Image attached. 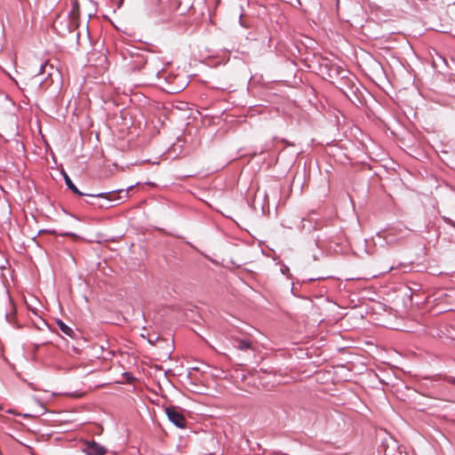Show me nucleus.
<instances>
[{
  "mask_svg": "<svg viewBox=\"0 0 455 455\" xmlns=\"http://www.w3.org/2000/svg\"><path fill=\"white\" fill-rule=\"evenodd\" d=\"M129 55L131 58V68L137 71L140 70L145 65H148L147 70L148 74H155L157 78H162L164 68L157 55L137 48L129 51Z\"/></svg>",
  "mask_w": 455,
  "mask_h": 455,
  "instance_id": "1",
  "label": "nucleus"
},
{
  "mask_svg": "<svg viewBox=\"0 0 455 455\" xmlns=\"http://www.w3.org/2000/svg\"><path fill=\"white\" fill-rule=\"evenodd\" d=\"M63 179L65 181V184L68 189H70L74 194L80 196H88V197H93V198H100L106 200L107 204H99L97 206L100 208H108L112 206V203H116L118 201H122L128 196V189H117L108 192H100L96 194H91V193H84L81 192L77 187L73 183L70 177L68 175L67 172H62Z\"/></svg>",
  "mask_w": 455,
  "mask_h": 455,
  "instance_id": "2",
  "label": "nucleus"
},
{
  "mask_svg": "<svg viewBox=\"0 0 455 455\" xmlns=\"http://www.w3.org/2000/svg\"><path fill=\"white\" fill-rule=\"evenodd\" d=\"M230 341L235 349L247 353L248 355H254L256 349L254 342L250 337L243 335H232Z\"/></svg>",
  "mask_w": 455,
  "mask_h": 455,
  "instance_id": "3",
  "label": "nucleus"
},
{
  "mask_svg": "<svg viewBox=\"0 0 455 455\" xmlns=\"http://www.w3.org/2000/svg\"><path fill=\"white\" fill-rule=\"evenodd\" d=\"M79 15V3L78 0H71V10L68 13V16L64 20L66 29L65 31L68 33L73 32L77 27V19Z\"/></svg>",
  "mask_w": 455,
  "mask_h": 455,
  "instance_id": "4",
  "label": "nucleus"
},
{
  "mask_svg": "<svg viewBox=\"0 0 455 455\" xmlns=\"http://www.w3.org/2000/svg\"><path fill=\"white\" fill-rule=\"evenodd\" d=\"M165 413L167 415L168 419L177 427L184 428L187 425V420L183 414L180 412L174 407H167L165 409Z\"/></svg>",
  "mask_w": 455,
  "mask_h": 455,
  "instance_id": "5",
  "label": "nucleus"
},
{
  "mask_svg": "<svg viewBox=\"0 0 455 455\" xmlns=\"http://www.w3.org/2000/svg\"><path fill=\"white\" fill-rule=\"evenodd\" d=\"M82 450L86 455H105L107 453V449L95 441L86 442Z\"/></svg>",
  "mask_w": 455,
  "mask_h": 455,
  "instance_id": "6",
  "label": "nucleus"
},
{
  "mask_svg": "<svg viewBox=\"0 0 455 455\" xmlns=\"http://www.w3.org/2000/svg\"><path fill=\"white\" fill-rule=\"evenodd\" d=\"M56 323H57V325L60 328V330L64 334H66L67 336L71 337V338H73L75 336V331H73V329L71 327H69L68 324H66L63 321H61L60 319H58L56 321Z\"/></svg>",
  "mask_w": 455,
  "mask_h": 455,
  "instance_id": "7",
  "label": "nucleus"
},
{
  "mask_svg": "<svg viewBox=\"0 0 455 455\" xmlns=\"http://www.w3.org/2000/svg\"><path fill=\"white\" fill-rule=\"evenodd\" d=\"M346 70L343 69L341 67L338 66L337 64H330L329 68V76L331 78H333L335 76H339L345 73Z\"/></svg>",
  "mask_w": 455,
  "mask_h": 455,
  "instance_id": "8",
  "label": "nucleus"
},
{
  "mask_svg": "<svg viewBox=\"0 0 455 455\" xmlns=\"http://www.w3.org/2000/svg\"><path fill=\"white\" fill-rule=\"evenodd\" d=\"M443 380L446 381L447 383H450V384L455 386V377H453V376H444Z\"/></svg>",
  "mask_w": 455,
  "mask_h": 455,
  "instance_id": "9",
  "label": "nucleus"
},
{
  "mask_svg": "<svg viewBox=\"0 0 455 455\" xmlns=\"http://www.w3.org/2000/svg\"><path fill=\"white\" fill-rule=\"evenodd\" d=\"M443 221H444L446 224H448V225H450V226H451V227L455 228V221H453L451 219H450V218H448V217L443 216Z\"/></svg>",
  "mask_w": 455,
  "mask_h": 455,
  "instance_id": "10",
  "label": "nucleus"
},
{
  "mask_svg": "<svg viewBox=\"0 0 455 455\" xmlns=\"http://www.w3.org/2000/svg\"><path fill=\"white\" fill-rule=\"evenodd\" d=\"M61 235H63V236H73V237H77V235H76L75 233H71V232L64 233V234H62Z\"/></svg>",
  "mask_w": 455,
  "mask_h": 455,
  "instance_id": "11",
  "label": "nucleus"
},
{
  "mask_svg": "<svg viewBox=\"0 0 455 455\" xmlns=\"http://www.w3.org/2000/svg\"><path fill=\"white\" fill-rule=\"evenodd\" d=\"M46 64H41L40 65V72L43 73L44 72V69L45 68Z\"/></svg>",
  "mask_w": 455,
  "mask_h": 455,
  "instance_id": "12",
  "label": "nucleus"
},
{
  "mask_svg": "<svg viewBox=\"0 0 455 455\" xmlns=\"http://www.w3.org/2000/svg\"><path fill=\"white\" fill-rule=\"evenodd\" d=\"M85 203L88 204H91V205H96V204L94 202H92V200H90V201L86 200Z\"/></svg>",
  "mask_w": 455,
  "mask_h": 455,
  "instance_id": "13",
  "label": "nucleus"
},
{
  "mask_svg": "<svg viewBox=\"0 0 455 455\" xmlns=\"http://www.w3.org/2000/svg\"><path fill=\"white\" fill-rule=\"evenodd\" d=\"M395 268H396V267L392 266V267H390L388 268V270H387V271H390V270L395 269Z\"/></svg>",
  "mask_w": 455,
  "mask_h": 455,
  "instance_id": "14",
  "label": "nucleus"
},
{
  "mask_svg": "<svg viewBox=\"0 0 455 455\" xmlns=\"http://www.w3.org/2000/svg\"><path fill=\"white\" fill-rule=\"evenodd\" d=\"M53 26H54V28H55V29H58V28H57L58 23H57V22H55Z\"/></svg>",
  "mask_w": 455,
  "mask_h": 455,
  "instance_id": "15",
  "label": "nucleus"
},
{
  "mask_svg": "<svg viewBox=\"0 0 455 455\" xmlns=\"http://www.w3.org/2000/svg\"><path fill=\"white\" fill-rule=\"evenodd\" d=\"M313 258H314L315 260L318 259L316 255H314Z\"/></svg>",
  "mask_w": 455,
  "mask_h": 455,
  "instance_id": "16",
  "label": "nucleus"
},
{
  "mask_svg": "<svg viewBox=\"0 0 455 455\" xmlns=\"http://www.w3.org/2000/svg\"><path fill=\"white\" fill-rule=\"evenodd\" d=\"M76 39L78 40L79 39V33L76 34Z\"/></svg>",
  "mask_w": 455,
  "mask_h": 455,
  "instance_id": "17",
  "label": "nucleus"
},
{
  "mask_svg": "<svg viewBox=\"0 0 455 455\" xmlns=\"http://www.w3.org/2000/svg\"><path fill=\"white\" fill-rule=\"evenodd\" d=\"M0 455H2V454L0 453Z\"/></svg>",
  "mask_w": 455,
  "mask_h": 455,
  "instance_id": "18",
  "label": "nucleus"
}]
</instances>
